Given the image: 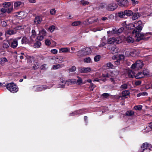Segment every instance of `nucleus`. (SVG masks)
Here are the masks:
<instances>
[{
    "label": "nucleus",
    "mask_w": 152,
    "mask_h": 152,
    "mask_svg": "<svg viewBox=\"0 0 152 152\" xmlns=\"http://www.w3.org/2000/svg\"><path fill=\"white\" fill-rule=\"evenodd\" d=\"M6 88L10 92L15 93L18 91V88L17 86L13 83H8L6 86Z\"/></svg>",
    "instance_id": "nucleus-1"
},
{
    "label": "nucleus",
    "mask_w": 152,
    "mask_h": 152,
    "mask_svg": "<svg viewBox=\"0 0 152 152\" xmlns=\"http://www.w3.org/2000/svg\"><path fill=\"white\" fill-rule=\"evenodd\" d=\"M135 37L136 38V41L139 42L141 39H144L145 40H147L150 37H148L146 38L145 37L148 35V34H151V33H146L145 34H142L141 33H135Z\"/></svg>",
    "instance_id": "nucleus-2"
},
{
    "label": "nucleus",
    "mask_w": 152,
    "mask_h": 152,
    "mask_svg": "<svg viewBox=\"0 0 152 152\" xmlns=\"http://www.w3.org/2000/svg\"><path fill=\"white\" fill-rule=\"evenodd\" d=\"M143 66L142 62L140 60H138L135 63L132 65L131 67L132 69H141Z\"/></svg>",
    "instance_id": "nucleus-3"
},
{
    "label": "nucleus",
    "mask_w": 152,
    "mask_h": 152,
    "mask_svg": "<svg viewBox=\"0 0 152 152\" xmlns=\"http://www.w3.org/2000/svg\"><path fill=\"white\" fill-rule=\"evenodd\" d=\"M118 7L117 5L115 3H112L109 4L106 7L107 10L108 11H113Z\"/></svg>",
    "instance_id": "nucleus-4"
},
{
    "label": "nucleus",
    "mask_w": 152,
    "mask_h": 152,
    "mask_svg": "<svg viewBox=\"0 0 152 152\" xmlns=\"http://www.w3.org/2000/svg\"><path fill=\"white\" fill-rule=\"evenodd\" d=\"M142 23L141 21H139L137 22V24L138 25V26H137L136 28L134 30L132 31V33L134 34L135 33H140V32L142 30V27L141 26H140V24Z\"/></svg>",
    "instance_id": "nucleus-5"
},
{
    "label": "nucleus",
    "mask_w": 152,
    "mask_h": 152,
    "mask_svg": "<svg viewBox=\"0 0 152 152\" xmlns=\"http://www.w3.org/2000/svg\"><path fill=\"white\" fill-rule=\"evenodd\" d=\"M107 48L113 53H116L118 52V48H116L115 45H109L107 46Z\"/></svg>",
    "instance_id": "nucleus-6"
},
{
    "label": "nucleus",
    "mask_w": 152,
    "mask_h": 152,
    "mask_svg": "<svg viewBox=\"0 0 152 152\" xmlns=\"http://www.w3.org/2000/svg\"><path fill=\"white\" fill-rule=\"evenodd\" d=\"M118 41L114 37H112L108 39L107 43L108 44H112L114 43H118Z\"/></svg>",
    "instance_id": "nucleus-7"
},
{
    "label": "nucleus",
    "mask_w": 152,
    "mask_h": 152,
    "mask_svg": "<svg viewBox=\"0 0 152 152\" xmlns=\"http://www.w3.org/2000/svg\"><path fill=\"white\" fill-rule=\"evenodd\" d=\"M119 5L121 6H127L129 4L128 1L127 0H120L118 2Z\"/></svg>",
    "instance_id": "nucleus-8"
},
{
    "label": "nucleus",
    "mask_w": 152,
    "mask_h": 152,
    "mask_svg": "<svg viewBox=\"0 0 152 152\" xmlns=\"http://www.w3.org/2000/svg\"><path fill=\"white\" fill-rule=\"evenodd\" d=\"M106 39L105 37H103L101 39L100 43L98 45V47H102L104 46L107 44Z\"/></svg>",
    "instance_id": "nucleus-9"
},
{
    "label": "nucleus",
    "mask_w": 152,
    "mask_h": 152,
    "mask_svg": "<svg viewBox=\"0 0 152 152\" xmlns=\"http://www.w3.org/2000/svg\"><path fill=\"white\" fill-rule=\"evenodd\" d=\"M42 21V18L38 16H36L34 19V23L36 25L39 24Z\"/></svg>",
    "instance_id": "nucleus-10"
},
{
    "label": "nucleus",
    "mask_w": 152,
    "mask_h": 152,
    "mask_svg": "<svg viewBox=\"0 0 152 152\" xmlns=\"http://www.w3.org/2000/svg\"><path fill=\"white\" fill-rule=\"evenodd\" d=\"M85 56L88 55L90 54L91 52V48H84L82 49Z\"/></svg>",
    "instance_id": "nucleus-11"
},
{
    "label": "nucleus",
    "mask_w": 152,
    "mask_h": 152,
    "mask_svg": "<svg viewBox=\"0 0 152 152\" xmlns=\"http://www.w3.org/2000/svg\"><path fill=\"white\" fill-rule=\"evenodd\" d=\"M31 41H29V39H28L27 38L24 36L23 37L21 40V43L22 44H31Z\"/></svg>",
    "instance_id": "nucleus-12"
},
{
    "label": "nucleus",
    "mask_w": 152,
    "mask_h": 152,
    "mask_svg": "<svg viewBox=\"0 0 152 152\" xmlns=\"http://www.w3.org/2000/svg\"><path fill=\"white\" fill-rule=\"evenodd\" d=\"M91 69L90 67H83L80 70L81 73H87L90 72Z\"/></svg>",
    "instance_id": "nucleus-13"
},
{
    "label": "nucleus",
    "mask_w": 152,
    "mask_h": 152,
    "mask_svg": "<svg viewBox=\"0 0 152 152\" xmlns=\"http://www.w3.org/2000/svg\"><path fill=\"white\" fill-rule=\"evenodd\" d=\"M64 66V65L63 64H57L54 65L53 66L52 69H53L56 70L60 69Z\"/></svg>",
    "instance_id": "nucleus-14"
},
{
    "label": "nucleus",
    "mask_w": 152,
    "mask_h": 152,
    "mask_svg": "<svg viewBox=\"0 0 152 152\" xmlns=\"http://www.w3.org/2000/svg\"><path fill=\"white\" fill-rule=\"evenodd\" d=\"M83 110H77L76 111H74L70 113L69 114V116H73L74 115H75L78 114H81L82 113H80V111Z\"/></svg>",
    "instance_id": "nucleus-15"
},
{
    "label": "nucleus",
    "mask_w": 152,
    "mask_h": 152,
    "mask_svg": "<svg viewBox=\"0 0 152 152\" xmlns=\"http://www.w3.org/2000/svg\"><path fill=\"white\" fill-rule=\"evenodd\" d=\"M124 13L125 14V15L130 16L133 15V12L131 10H126L124 11Z\"/></svg>",
    "instance_id": "nucleus-16"
},
{
    "label": "nucleus",
    "mask_w": 152,
    "mask_h": 152,
    "mask_svg": "<svg viewBox=\"0 0 152 152\" xmlns=\"http://www.w3.org/2000/svg\"><path fill=\"white\" fill-rule=\"evenodd\" d=\"M10 45L9 41L7 40L4 41L3 44V47L4 48H7Z\"/></svg>",
    "instance_id": "nucleus-17"
},
{
    "label": "nucleus",
    "mask_w": 152,
    "mask_h": 152,
    "mask_svg": "<svg viewBox=\"0 0 152 152\" xmlns=\"http://www.w3.org/2000/svg\"><path fill=\"white\" fill-rule=\"evenodd\" d=\"M119 74L118 71L116 70H114L111 72V76L114 77H116Z\"/></svg>",
    "instance_id": "nucleus-18"
},
{
    "label": "nucleus",
    "mask_w": 152,
    "mask_h": 152,
    "mask_svg": "<svg viewBox=\"0 0 152 152\" xmlns=\"http://www.w3.org/2000/svg\"><path fill=\"white\" fill-rule=\"evenodd\" d=\"M140 16V14L139 13L137 12L134 13L132 17V19L134 20H135L139 18Z\"/></svg>",
    "instance_id": "nucleus-19"
},
{
    "label": "nucleus",
    "mask_w": 152,
    "mask_h": 152,
    "mask_svg": "<svg viewBox=\"0 0 152 152\" xmlns=\"http://www.w3.org/2000/svg\"><path fill=\"white\" fill-rule=\"evenodd\" d=\"M41 45V43L40 42L36 40V42L34 45V47L35 48H39Z\"/></svg>",
    "instance_id": "nucleus-20"
},
{
    "label": "nucleus",
    "mask_w": 152,
    "mask_h": 152,
    "mask_svg": "<svg viewBox=\"0 0 152 152\" xmlns=\"http://www.w3.org/2000/svg\"><path fill=\"white\" fill-rule=\"evenodd\" d=\"M128 75L129 77L132 78L135 76L134 72L132 70H129L128 71Z\"/></svg>",
    "instance_id": "nucleus-21"
},
{
    "label": "nucleus",
    "mask_w": 152,
    "mask_h": 152,
    "mask_svg": "<svg viewBox=\"0 0 152 152\" xmlns=\"http://www.w3.org/2000/svg\"><path fill=\"white\" fill-rule=\"evenodd\" d=\"M18 45L17 40H14L11 43V47L13 48H16Z\"/></svg>",
    "instance_id": "nucleus-22"
},
{
    "label": "nucleus",
    "mask_w": 152,
    "mask_h": 152,
    "mask_svg": "<svg viewBox=\"0 0 152 152\" xmlns=\"http://www.w3.org/2000/svg\"><path fill=\"white\" fill-rule=\"evenodd\" d=\"M144 75L142 72H138L135 76V77L137 79H139L144 77Z\"/></svg>",
    "instance_id": "nucleus-23"
},
{
    "label": "nucleus",
    "mask_w": 152,
    "mask_h": 152,
    "mask_svg": "<svg viewBox=\"0 0 152 152\" xmlns=\"http://www.w3.org/2000/svg\"><path fill=\"white\" fill-rule=\"evenodd\" d=\"M63 58L62 56L56 57V61L55 62V63H58L61 62L63 60Z\"/></svg>",
    "instance_id": "nucleus-24"
},
{
    "label": "nucleus",
    "mask_w": 152,
    "mask_h": 152,
    "mask_svg": "<svg viewBox=\"0 0 152 152\" xmlns=\"http://www.w3.org/2000/svg\"><path fill=\"white\" fill-rule=\"evenodd\" d=\"M77 56L79 57V58H81L83 56H85L84 53L83 52L82 50H80L78 51L77 52Z\"/></svg>",
    "instance_id": "nucleus-25"
},
{
    "label": "nucleus",
    "mask_w": 152,
    "mask_h": 152,
    "mask_svg": "<svg viewBox=\"0 0 152 152\" xmlns=\"http://www.w3.org/2000/svg\"><path fill=\"white\" fill-rule=\"evenodd\" d=\"M17 16L20 19L23 18L24 17V13L22 12H19L17 13Z\"/></svg>",
    "instance_id": "nucleus-26"
},
{
    "label": "nucleus",
    "mask_w": 152,
    "mask_h": 152,
    "mask_svg": "<svg viewBox=\"0 0 152 152\" xmlns=\"http://www.w3.org/2000/svg\"><path fill=\"white\" fill-rule=\"evenodd\" d=\"M134 114V112L132 110L127 111L126 113L125 114L126 116H132Z\"/></svg>",
    "instance_id": "nucleus-27"
},
{
    "label": "nucleus",
    "mask_w": 152,
    "mask_h": 152,
    "mask_svg": "<svg viewBox=\"0 0 152 152\" xmlns=\"http://www.w3.org/2000/svg\"><path fill=\"white\" fill-rule=\"evenodd\" d=\"M130 53V56L135 57L137 55L138 53L137 50H134L131 52Z\"/></svg>",
    "instance_id": "nucleus-28"
},
{
    "label": "nucleus",
    "mask_w": 152,
    "mask_h": 152,
    "mask_svg": "<svg viewBox=\"0 0 152 152\" xmlns=\"http://www.w3.org/2000/svg\"><path fill=\"white\" fill-rule=\"evenodd\" d=\"M46 31L44 29H42L39 31V35H40L42 37H43L44 38V37L46 36Z\"/></svg>",
    "instance_id": "nucleus-29"
},
{
    "label": "nucleus",
    "mask_w": 152,
    "mask_h": 152,
    "mask_svg": "<svg viewBox=\"0 0 152 152\" xmlns=\"http://www.w3.org/2000/svg\"><path fill=\"white\" fill-rule=\"evenodd\" d=\"M130 94V92L128 90H125L122 92V96L125 97L126 96L129 95Z\"/></svg>",
    "instance_id": "nucleus-30"
},
{
    "label": "nucleus",
    "mask_w": 152,
    "mask_h": 152,
    "mask_svg": "<svg viewBox=\"0 0 152 152\" xmlns=\"http://www.w3.org/2000/svg\"><path fill=\"white\" fill-rule=\"evenodd\" d=\"M7 60L6 58L4 57L0 58V64H2L5 62H7Z\"/></svg>",
    "instance_id": "nucleus-31"
},
{
    "label": "nucleus",
    "mask_w": 152,
    "mask_h": 152,
    "mask_svg": "<svg viewBox=\"0 0 152 152\" xmlns=\"http://www.w3.org/2000/svg\"><path fill=\"white\" fill-rule=\"evenodd\" d=\"M81 23V22L79 21H75L73 22L72 24V26H78Z\"/></svg>",
    "instance_id": "nucleus-32"
},
{
    "label": "nucleus",
    "mask_w": 152,
    "mask_h": 152,
    "mask_svg": "<svg viewBox=\"0 0 152 152\" xmlns=\"http://www.w3.org/2000/svg\"><path fill=\"white\" fill-rule=\"evenodd\" d=\"M126 40L129 43H132L134 41V39L130 37H127Z\"/></svg>",
    "instance_id": "nucleus-33"
},
{
    "label": "nucleus",
    "mask_w": 152,
    "mask_h": 152,
    "mask_svg": "<svg viewBox=\"0 0 152 152\" xmlns=\"http://www.w3.org/2000/svg\"><path fill=\"white\" fill-rule=\"evenodd\" d=\"M89 3V2L83 0L81 1L80 3V4L83 6H85L87 5H88Z\"/></svg>",
    "instance_id": "nucleus-34"
},
{
    "label": "nucleus",
    "mask_w": 152,
    "mask_h": 152,
    "mask_svg": "<svg viewBox=\"0 0 152 152\" xmlns=\"http://www.w3.org/2000/svg\"><path fill=\"white\" fill-rule=\"evenodd\" d=\"M16 33V31L12 29H9L7 31V33L9 35L15 34Z\"/></svg>",
    "instance_id": "nucleus-35"
},
{
    "label": "nucleus",
    "mask_w": 152,
    "mask_h": 152,
    "mask_svg": "<svg viewBox=\"0 0 152 152\" xmlns=\"http://www.w3.org/2000/svg\"><path fill=\"white\" fill-rule=\"evenodd\" d=\"M148 144L147 142H145L143 143L141 146V148L143 149V151L145 149H146L148 147Z\"/></svg>",
    "instance_id": "nucleus-36"
},
{
    "label": "nucleus",
    "mask_w": 152,
    "mask_h": 152,
    "mask_svg": "<svg viewBox=\"0 0 152 152\" xmlns=\"http://www.w3.org/2000/svg\"><path fill=\"white\" fill-rule=\"evenodd\" d=\"M84 61L86 63H90L91 61V59L90 57H86L84 59Z\"/></svg>",
    "instance_id": "nucleus-37"
},
{
    "label": "nucleus",
    "mask_w": 152,
    "mask_h": 152,
    "mask_svg": "<svg viewBox=\"0 0 152 152\" xmlns=\"http://www.w3.org/2000/svg\"><path fill=\"white\" fill-rule=\"evenodd\" d=\"M101 58V56L100 55H97L94 57V60L95 62L98 61Z\"/></svg>",
    "instance_id": "nucleus-38"
},
{
    "label": "nucleus",
    "mask_w": 152,
    "mask_h": 152,
    "mask_svg": "<svg viewBox=\"0 0 152 152\" xmlns=\"http://www.w3.org/2000/svg\"><path fill=\"white\" fill-rule=\"evenodd\" d=\"M77 77L78 78V79L77 80V83L76 84L78 85H80L83 82V80L81 78L78 77Z\"/></svg>",
    "instance_id": "nucleus-39"
},
{
    "label": "nucleus",
    "mask_w": 152,
    "mask_h": 152,
    "mask_svg": "<svg viewBox=\"0 0 152 152\" xmlns=\"http://www.w3.org/2000/svg\"><path fill=\"white\" fill-rule=\"evenodd\" d=\"M65 84V81H61L59 83V87L61 88H64V87Z\"/></svg>",
    "instance_id": "nucleus-40"
},
{
    "label": "nucleus",
    "mask_w": 152,
    "mask_h": 152,
    "mask_svg": "<svg viewBox=\"0 0 152 152\" xmlns=\"http://www.w3.org/2000/svg\"><path fill=\"white\" fill-rule=\"evenodd\" d=\"M125 15V14L124 13V12H121L118 13V16L120 18H124Z\"/></svg>",
    "instance_id": "nucleus-41"
},
{
    "label": "nucleus",
    "mask_w": 152,
    "mask_h": 152,
    "mask_svg": "<svg viewBox=\"0 0 152 152\" xmlns=\"http://www.w3.org/2000/svg\"><path fill=\"white\" fill-rule=\"evenodd\" d=\"M6 10H7V12L8 13H10L12 11L13 7L12 6L8 8H6Z\"/></svg>",
    "instance_id": "nucleus-42"
},
{
    "label": "nucleus",
    "mask_w": 152,
    "mask_h": 152,
    "mask_svg": "<svg viewBox=\"0 0 152 152\" xmlns=\"http://www.w3.org/2000/svg\"><path fill=\"white\" fill-rule=\"evenodd\" d=\"M120 88L122 89V90L126 89L128 88V85L126 84H124L121 86Z\"/></svg>",
    "instance_id": "nucleus-43"
},
{
    "label": "nucleus",
    "mask_w": 152,
    "mask_h": 152,
    "mask_svg": "<svg viewBox=\"0 0 152 152\" xmlns=\"http://www.w3.org/2000/svg\"><path fill=\"white\" fill-rule=\"evenodd\" d=\"M10 5L11 4L9 2H7L5 4H3V7L6 8H9Z\"/></svg>",
    "instance_id": "nucleus-44"
},
{
    "label": "nucleus",
    "mask_w": 152,
    "mask_h": 152,
    "mask_svg": "<svg viewBox=\"0 0 152 152\" xmlns=\"http://www.w3.org/2000/svg\"><path fill=\"white\" fill-rule=\"evenodd\" d=\"M21 3L20 1H17L14 3V6L15 7H18L20 6Z\"/></svg>",
    "instance_id": "nucleus-45"
},
{
    "label": "nucleus",
    "mask_w": 152,
    "mask_h": 152,
    "mask_svg": "<svg viewBox=\"0 0 152 152\" xmlns=\"http://www.w3.org/2000/svg\"><path fill=\"white\" fill-rule=\"evenodd\" d=\"M142 107V106L139 105L134 106V109H135V110H141Z\"/></svg>",
    "instance_id": "nucleus-46"
},
{
    "label": "nucleus",
    "mask_w": 152,
    "mask_h": 152,
    "mask_svg": "<svg viewBox=\"0 0 152 152\" xmlns=\"http://www.w3.org/2000/svg\"><path fill=\"white\" fill-rule=\"evenodd\" d=\"M110 96V94L107 93H104L102 94V96L104 98H107L108 97Z\"/></svg>",
    "instance_id": "nucleus-47"
},
{
    "label": "nucleus",
    "mask_w": 152,
    "mask_h": 152,
    "mask_svg": "<svg viewBox=\"0 0 152 152\" xmlns=\"http://www.w3.org/2000/svg\"><path fill=\"white\" fill-rule=\"evenodd\" d=\"M44 38L43 37H42L40 35H39V36L37 37L36 40L40 42Z\"/></svg>",
    "instance_id": "nucleus-48"
},
{
    "label": "nucleus",
    "mask_w": 152,
    "mask_h": 152,
    "mask_svg": "<svg viewBox=\"0 0 152 152\" xmlns=\"http://www.w3.org/2000/svg\"><path fill=\"white\" fill-rule=\"evenodd\" d=\"M70 85L76 84L77 83L76 80L74 79H71L70 80Z\"/></svg>",
    "instance_id": "nucleus-49"
},
{
    "label": "nucleus",
    "mask_w": 152,
    "mask_h": 152,
    "mask_svg": "<svg viewBox=\"0 0 152 152\" xmlns=\"http://www.w3.org/2000/svg\"><path fill=\"white\" fill-rule=\"evenodd\" d=\"M76 69L75 67V66H73L69 69V72H73L75 71Z\"/></svg>",
    "instance_id": "nucleus-50"
},
{
    "label": "nucleus",
    "mask_w": 152,
    "mask_h": 152,
    "mask_svg": "<svg viewBox=\"0 0 152 152\" xmlns=\"http://www.w3.org/2000/svg\"><path fill=\"white\" fill-rule=\"evenodd\" d=\"M96 86L93 83H91L89 86V88L91 91L93 90L94 89L95 87Z\"/></svg>",
    "instance_id": "nucleus-51"
},
{
    "label": "nucleus",
    "mask_w": 152,
    "mask_h": 152,
    "mask_svg": "<svg viewBox=\"0 0 152 152\" xmlns=\"http://www.w3.org/2000/svg\"><path fill=\"white\" fill-rule=\"evenodd\" d=\"M107 66L110 68H113L114 66L110 62H108L106 64Z\"/></svg>",
    "instance_id": "nucleus-52"
},
{
    "label": "nucleus",
    "mask_w": 152,
    "mask_h": 152,
    "mask_svg": "<svg viewBox=\"0 0 152 152\" xmlns=\"http://www.w3.org/2000/svg\"><path fill=\"white\" fill-rule=\"evenodd\" d=\"M124 27H122L120 28L117 30L118 33H122L124 30Z\"/></svg>",
    "instance_id": "nucleus-53"
},
{
    "label": "nucleus",
    "mask_w": 152,
    "mask_h": 152,
    "mask_svg": "<svg viewBox=\"0 0 152 152\" xmlns=\"http://www.w3.org/2000/svg\"><path fill=\"white\" fill-rule=\"evenodd\" d=\"M55 29V27L54 26H50L49 28V30L50 31H53Z\"/></svg>",
    "instance_id": "nucleus-54"
},
{
    "label": "nucleus",
    "mask_w": 152,
    "mask_h": 152,
    "mask_svg": "<svg viewBox=\"0 0 152 152\" xmlns=\"http://www.w3.org/2000/svg\"><path fill=\"white\" fill-rule=\"evenodd\" d=\"M142 74L144 75V76L145 75H148L149 72L146 69L144 70L143 71Z\"/></svg>",
    "instance_id": "nucleus-55"
},
{
    "label": "nucleus",
    "mask_w": 152,
    "mask_h": 152,
    "mask_svg": "<svg viewBox=\"0 0 152 152\" xmlns=\"http://www.w3.org/2000/svg\"><path fill=\"white\" fill-rule=\"evenodd\" d=\"M56 10L55 9H51L50 12V13L52 15H55L56 13Z\"/></svg>",
    "instance_id": "nucleus-56"
},
{
    "label": "nucleus",
    "mask_w": 152,
    "mask_h": 152,
    "mask_svg": "<svg viewBox=\"0 0 152 152\" xmlns=\"http://www.w3.org/2000/svg\"><path fill=\"white\" fill-rule=\"evenodd\" d=\"M39 67V65L38 63H36V64H35L34 66H33V68L34 69H38Z\"/></svg>",
    "instance_id": "nucleus-57"
},
{
    "label": "nucleus",
    "mask_w": 152,
    "mask_h": 152,
    "mask_svg": "<svg viewBox=\"0 0 152 152\" xmlns=\"http://www.w3.org/2000/svg\"><path fill=\"white\" fill-rule=\"evenodd\" d=\"M1 25L3 27H5L7 25V23L5 21H3L1 22Z\"/></svg>",
    "instance_id": "nucleus-58"
},
{
    "label": "nucleus",
    "mask_w": 152,
    "mask_h": 152,
    "mask_svg": "<svg viewBox=\"0 0 152 152\" xmlns=\"http://www.w3.org/2000/svg\"><path fill=\"white\" fill-rule=\"evenodd\" d=\"M45 44L47 45H50L51 44L50 41L48 39H47L45 40Z\"/></svg>",
    "instance_id": "nucleus-59"
},
{
    "label": "nucleus",
    "mask_w": 152,
    "mask_h": 152,
    "mask_svg": "<svg viewBox=\"0 0 152 152\" xmlns=\"http://www.w3.org/2000/svg\"><path fill=\"white\" fill-rule=\"evenodd\" d=\"M119 58L118 59L120 61L124 59V56L123 55H120L118 56Z\"/></svg>",
    "instance_id": "nucleus-60"
},
{
    "label": "nucleus",
    "mask_w": 152,
    "mask_h": 152,
    "mask_svg": "<svg viewBox=\"0 0 152 152\" xmlns=\"http://www.w3.org/2000/svg\"><path fill=\"white\" fill-rule=\"evenodd\" d=\"M125 55L127 56H130L131 52H130L129 51H125Z\"/></svg>",
    "instance_id": "nucleus-61"
},
{
    "label": "nucleus",
    "mask_w": 152,
    "mask_h": 152,
    "mask_svg": "<svg viewBox=\"0 0 152 152\" xmlns=\"http://www.w3.org/2000/svg\"><path fill=\"white\" fill-rule=\"evenodd\" d=\"M60 50L62 52H66L68 51V49L67 48H61Z\"/></svg>",
    "instance_id": "nucleus-62"
},
{
    "label": "nucleus",
    "mask_w": 152,
    "mask_h": 152,
    "mask_svg": "<svg viewBox=\"0 0 152 152\" xmlns=\"http://www.w3.org/2000/svg\"><path fill=\"white\" fill-rule=\"evenodd\" d=\"M0 11L3 13H5L7 12V10H6V8H3L0 9Z\"/></svg>",
    "instance_id": "nucleus-63"
},
{
    "label": "nucleus",
    "mask_w": 152,
    "mask_h": 152,
    "mask_svg": "<svg viewBox=\"0 0 152 152\" xmlns=\"http://www.w3.org/2000/svg\"><path fill=\"white\" fill-rule=\"evenodd\" d=\"M111 31L112 34L118 33L117 30L116 29H113Z\"/></svg>",
    "instance_id": "nucleus-64"
}]
</instances>
